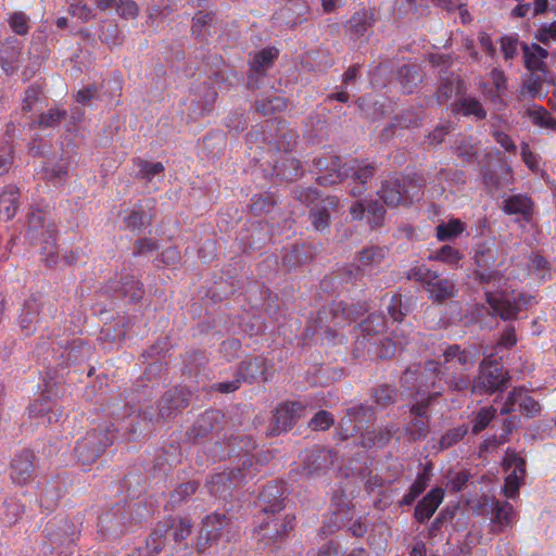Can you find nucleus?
Here are the masks:
<instances>
[{
  "mask_svg": "<svg viewBox=\"0 0 556 556\" xmlns=\"http://www.w3.org/2000/svg\"><path fill=\"white\" fill-rule=\"evenodd\" d=\"M191 529L192 525L187 518H166L160 521L147 541L148 552L159 554L166 551L172 554L176 545L190 535Z\"/></svg>",
  "mask_w": 556,
  "mask_h": 556,
  "instance_id": "obj_1",
  "label": "nucleus"
},
{
  "mask_svg": "<svg viewBox=\"0 0 556 556\" xmlns=\"http://www.w3.org/2000/svg\"><path fill=\"white\" fill-rule=\"evenodd\" d=\"M479 355V350L473 346L462 350L459 345H451L444 351L443 356L446 369L455 372L448 379V383L453 389L460 391L469 387L470 380L464 372L473 367Z\"/></svg>",
  "mask_w": 556,
  "mask_h": 556,
  "instance_id": "obj_2",
  "label": "nucleus"
},
{
  "mask_svg": "<svg viewBox=\"0 0 556 556\" xmlns=\"http://www.w3.org/2000/svg\"><path fill=\"white\" fill-rule=\"evenodd\" d=\"M508 381V372L497 361L484 358L479 366V375L469 386L472 393H494L504 390Z\"/></svg>",
  "mask_w": 556,
  "mask_h": 556,
  "instance_id": "obj_3",
  "label": "nucleus"
},
{
  "mask_svg": "<svg viewBox=\"0 0 556 556\" xmlns=\"http://www.w3.org/2000/svg\"><path fill=\"white\" fill-rule=\"evenodd\" d=\"M113 435L109 428L93 429L77 443L75 448L78 460L84 464H91L112 444Z\"/></svg>",
  "mask_w": 556,
  "mask_h": 556,
  "instance_id": "obj_4",
  "label": "nucleus"
},
{
  "mask_svg": "<svg viewBox=\"0 0 556 556\" xmlns=\"http://www.w3.org/2000/svg\"><path fill=\"white\" fill-rule=\"evenodd\" d=\"M55 309L48 305L41 295H31L27 299L18 316V326L25 336L36 331V326L48 317H53Z\"/></svg>",
  "mask_w": 556,
  "mask_h": 556,
  "instance_id": "obj_5",
  "label": "nucleus"
},
{
  "mask_svg": "<svg viewBox=\"0 0 556 556\" xmlns=\"http://www.w3.org/2000/svg\"><path fill=\"white\" fill-rule=\"evenodd\" d=\"M486 302L490 305L493 314L498 315L504 320L514 319L518 313L530 305L533 298L530 295L519 294L517 299L511 302L503 294H497L491 290H485Z\"/></svg>",
  "mask_w": 556,
  "mask_h": 556,
  "instance_id": "obj_6",
  "label": "nucleus"
},
{
  "mask_svg": "<svg viewBox=\"0 0 556 556\" xmlns=\"http://www.w3.org/2000/svg\"><path fill=\"white\" fill-rule=\"evenodd\" d=\"M375 173V167L371 164H364L357 160H351L344 162L342 167L339 168L336 178H329L327 176H319L317 178L319 185L329 186L337 184L345 178H354L361 185H365L367 180L371 179Z\"/></svg>",
  "mask_w": 556,
  "mask_h": 556,
  "instance_id": "obj_7",
  "label": "nucleus"
},
{
  "mask_svg": "<svg viewBox=\"0 0 556 556\" xmlns=\"http://www.w3.org/2000/svg\"><path fill=\"white\" fill-rule=\"evenodd\" d=\"M434 395H435V393L430 395L427 401L416 403L415 405H413L410 407L412 419L405 427V431L408 434L410 440L417 441L420 439H425L428 435V433H429L428 406L430 404V400Z\"/></svg>",
  "mask_w": 556,
  "mask_h": 556,
  "instance_id": "obj_8",
  "label": "nucleus"
},
{
  "mask_svg": "<svg viewBox=\"0 0 556 556\" xmlns=\"http://www.w3.org/2000/svg\"><path fill=\"white\" fill-rule=\"evenodd\" d=\"M305 406L301 402H288L276 409L274 416V428L270 430L273 434L288 431L303 415Z\"/></svg>",
  "mask_w": 556,
  "mask_h": 556,
  "instance_id": "obj_9",
  "label": "nucleus"
},
{
  "mask_svg": "<svg viewBox=\"0 0 556 556\" xmlns=\"http://www.w3.org/2000/svg\"><path fill=\"white\" fill-rule=\"evenodd\" d=\"M229 525L224 515L213 514L207 516L202 523L200 530L198 548L204 551L207 544L212 541L219 540L224 536L225 528Z\"/></svg>",
  "mask_w": 556,
  "mask_h": 556,
  "instance_id": "obj_10",
  "label": "nucleus"
},
{
  "mask_svg": "<svg viewBox=\"0 0 556 556\" xmlns=\"http://www.w3.org/2000/svg\"><path fill=\"white\" fill-rule=\"evenodd\" d=\"M35 471V456L30 451L17 454L11 463V479L14 483L23 485L27 483Z\"/></svg>",
  "mask_w": 556,
  "mask_h": 556,
  "instance_id": "obj_11",
  "label": "nucleus"
},
{
  "mask_svg": "<svg viewBox=\"0 0 556 556\" xmlns=\"http://www.w3.org/2000/svg\"><path fill=\"white\" fill-rule=\"evenodd\" d=\"M378 195L390 207L401 204L406 205L410 202L405 187L397 178H389L382 181Z\"/></svg>",
  "mask_w": 556,
  "mask_h": 556,
  "instance_id": "obj_12",
  "label": "nucleus"
},
{
  "mask_svg": "<svg viewBox=\"0 0 556 556\" xmlns=\"http://www.w3.org/2000/svg\"><path fill=\"white\" fill-rule=\"evenodd\" d=\"M333 464L332 451L314 448L306 452L303 458V470L307 476L318 475Z\"/></svg>",
  "mask_w": 556,
  "mask_h": 556,
  "instance_id": "obj_13",
  "label": "nucleus"
},
{
  "mask_svg": "<svg viewBox=\"0 0 556 556\" xmlns=\"http://www.w3.org/2000/svg\"><path fill=\"white\" fill-rule=\"evenodd\" d=\"M483 506H490L492 513L491 521L494 523L498 531L505 527L513 526L516 514L510 503L484 497Z\"/></svg>",
  "mask_w": 556,
  "mask_h": 556,
  "instance_id": "obj_14",
  "label": "nucleus"
},
{
  "mask_svg": "<svg viewBox=\"0 0 556 556\" xmlns=\"http://www.w3.org/2000/svg\"><path fill=\"white\" fill-rule=\"evenodd\" d=\"M438 370V365L434 362H428L425 365V370L420 377H418L416 370L407 369L401 377L402 386L407 390L416 389V392L420 393L424 391V389H428L429 387V383L425 380V378H427V380L432 379L434 376H437Z\"/></svg>",
  "mask_w": 556,
  "mask_h": 556,
  "instance_id": "obj_15",
  "label": "nucleus"
},
{
  "mask_svg": "<svg viewBox=\"0 0 556 556\" xmlns=\"http://www.w3.org/2000/svg\"><path fill=\"white\" fill-rule=\"evenodd\" d=\"M28 236L36 240L39 238H52L55 233V225L47 220V214L41 210H34L28 214Z\"/></svg>",
  "mask_w": 556,
  "mask_h": 556,
  "instance_id": "obj_16",
  "label": "nucleus"
},
{
  "mask_svg": "<svg viewBox=\"0 0 556 556\" xmlns=\"http://www.w3.org/2000/svg\"><path fill=\"white\" fill-rule=\"evenodd\" d=\"M375 22V11L371 9H363L352 15L346 24V28L352 36L361 38L369 35Z\"/></svg>",
  "mask_w": 556,
  "mask_h": 556,
  "instance_id": "obj_17",
  "label": "nucleus"
},
{
  "mask_svg": "<svg viewBox=\"0 0 556 556\" xmlns=\"http://www.w3.org/2000/svg\"><path fill=\"white\" fill-rule=\"evenodd\" d=\"M443 496L444 492L442 489L435 488L431 490L416 506L415 518L419 522L430 519L443 501Z\"/></svg>",
  "mask_w": 556,
  "mask_h": 556,
  "instance_id": "obj_18",
  "label": "nucleus"
},
{
  "mask_svg": "<svg viewBox=\"0 0 556 556\" xmlns=\"http://www.w3.org/2000/svg\"><path fill=\"white\" fill-rule=\"evenodd\" d=\"M267 363L263 357L255 356L245 359L239 367V375L244 381H255L257 379L267 380Z\"/></svg>",
  "mask_w": 556,
  "mask_h": 556,
  "instance_id": "obj_19",
  "label": "nucleus"
},
{
  "mask_svg": "<svg viewBox=\"0 0 556 556\" xmlns=\"http://www.w3.org/2000/svg\"><path fill=\"white\" fill-rule=\"evenodd\" d=\"M407 330L404 327H396L392 331V337L386 338L381 342L379 356L389 358L395 355L397 350H402L407 344Z\"/></svg>",
  "mask_w": 556,
  "mask_h": 556,
  "instance_id": "obj_20",
  "label": "nucleus"
},
{
  "mask_svg": "<svg viewBox=\"0 0 556 556\" xmlns=\"http://www.w3.org/2000/svg\"><path fill=\"white\" fill-rule=\"evenodd\" d=\"M30 418L42 419V424H53L59 421L61 413L53 410L52 404L47 399H39L28 407Z\"/></svg>",
  "mask_w": 556,
  "mask_h": 556,
  "instance_id": "obj_21",
  "label": "nucleus"
},
{
  "mask_svg": "<svg viewBox=\"0 0 556 556\" xmlns=\"http://www.w3.org/2000/svg\"><path fill=\"white\" fill-rule=\"evenodd\" d=\"M20 190L13 185L7 186L0 193V215L5 220L11 219L17 211Z\"/></svg>",
  "mask_w": 556,
  "mask_h": 556,
  "instance_id": "obj_22",
  "label": "nucleus"
},
{
  "mask_svg": "<svg viewBox=\"0 0 556 556\" xmlns=\"http://www.w3.org/2000/svg\"><path fill=\"white\" fill-rule=\"evenodd\" d=\"M167 404H172L173 409H180L187 405V400L182 390L173 389L167 391L160 401L159 416L162 419H167L172 416V409L167 407Z\"/></svg>",
  "mask_w": 556,
  "mask_h": 556,
  "instance_id": "obj_23",
  "label": "nucleus"
},
{
  "mask_svg": "<svg viewBox=\"0 0 556 556\" xmlns=\"http://www.w3.org/2000/svg\"><path fill=\"white\" fill-rule=\"evenodd\" d=\"M427 291L430 298L437 302H443L453 298L456 292L454 282L450 279L440 278L438 274H435V279L431 280V283L428 285Z\"/></svg>",
  "mask_w": 556,
  "mask_h": 556,
  "instance_id": "obj_24",
  "label": "nucleus"
},
{
  "mask_svg": "<svg viewBox=\"0 0 556 556\" xmlns=\"http://www.w3.org/2000/svg\"><path fill=\"white\" fill-rule=\"evenodd\" d=\"M323 202L325 204L321 207L316 206L311 212L312 224L318 231H324L329 228L330 216L327 208L336 207L339 201L336 197H327Z\"/></svg>",
  "mask_w": 556,
  "mask_h": 556,
  "instance_id": "obj_25",
  "label": "nucleus"
},
{
  "mask_svg": "<svg viewBox=\"0 0 556 556\" xmlns=\"http://www.w3.org/2000/svg\"><path fill=\"white\" fill-rule=\"evenodd\" d=\"M281 489L276 484H267L264 486L260 497L264 503L263 510L265 513H277L283 508L281 498Z\"/></svg>",
  "mask_w": 556,
  "mask_h": 556,
  "instance_id": "obj_26",
  "label": "nucleus"
},
{
  "mask_svg": "<svg viewBox=\"0 0 556 556\" xmlns=\"http://www.w3.org/2000/svg\"><path fill=\"white\" fill-rule=\"evenodd\" d=\"M222 417L220 412L218 410H207L205 412L194 424L192 429L190 430V435L193 438L204 437L206 433L211 432L215 428V422H217Z\"/></svg>",
  "mask_w": 556,
  "mask_h": 556,
  "instance_id": "obj_27",
  "label": "nucleus"
},
{
  "mask_svg": "<svg viewBox=\"0 0 556 556\" xmlns=\"http://www.w3.org/2000/svg\"><path fill=\"white\" fill-rule=\"evenodd\" d=\"M278 51L274 48L264 49L254 54L252 61L250 62L251 71L254 74H263L267 68H269L274 60L277 58Z\"/></svg>",
  "mask_w": 556,
  "mask_h": 556,
  "instance_id": "obj_28",
  "label": "nucleus"
},
{
  "mask_svg": "<svg viewBox=\"0 0 556 556\" xmlns=\"http://www.w3.org/2000/svg\"><path fill=\"white\" fill-rule=\"evenodd\" d=\"M504 211L507 214H520L528 218L532 213V202L523 195H514L504 203Z\"/></svg>",
  "mask_w": 556,
  "mask_h": 556,
  "instance_id": "obj_29",
  "label": "nucleus"
},
{
  "mask_svg": "<svg viewBox=\"0 0 556 556\" xmlns=\"http://www.w3.org/2000/svg\"><path fill=\"white\" fill-rule=\"evenodd\" d=\"M453 112L463 113L466 116L473 115L477 118L483 119L486 116L485 110L476 98H463L454 105Z\"/></svg>",
  "mask_w": 556,
  "mask_h": 556,
  "instance_id": "obj_30",
  "label": "nucleus"
},
{
  "mask_svg": "<svg viewBox=\"0 0 556 556\" xmlns=\"http://www.w3.org/2000/svg\"><path fill=\"white\" fill-rule=\"evenodd\" d=\"M466 229L465 224L456 218L450 219L437 226V238L440 241L452 240L458 237Z\"/></svg>",
  "mask_w": 556,
  "mask_h": 556,
  "instance_id": "obj_31",
  "label": "nucleus"
},
{
  "mask_svg": "<svg viewBox=\"0 0 556 556\" xmlns=\"http://www.w3.org/2000/svg\"><path fill=\"white\" fill-rule=\"evenodd\" d=\"M152 214L143 210L142 205H136L129 215L125 218L128 228L141 229L150 225Z\"/></svg>",
  "mask_w": 556,
  "mask_h": 556,
  "instance_id": "obj_32",
  "label": "nucleus"
},
{
  "mask_svg": "<svg viewBox=\"0 0 556 556\" xmlns=\"http://www.w3.org/2000/svg\"><path fill=\"white\" fill-rule=\"evenodd\" d=\"M292 521L293 518L285 520L281 523H279L277 520H273L271 522H267L265 526L261 527L258 534L264 538L269 536L270 539L283 536L290 529H292Z\"/></svg>",
  "mask_w": 556,
  "mask_h": 556,
  "instance_id": "obj_33",
  "label": "nucleus"
},
{
  "mask_svg": "<svg viewBox=\"0 0 556 556\" xmlns=\"http://www.w3.org/2000/svg\"><path fill=\"white\" fill-rule=\"evenodd\" d=\"M66 111L59 108L41 113L36 122L40 128H55L66 117Z\"/></svg>",
  "mask_w": 556,
  "mask_h": 556,
  "instance_id": "obj_34",
  "label": "nucleus"
},
{
  "mask_svg": "<svg viewBox=\"0 0 556 556\" xmlns=\"http://www.w3.org/2000/svg\"><path fill=\"white\" fill-rule=\"evenodd\" d=\"M388 251L381 247L365 248L359 252V262L363 266H375L380 264Z\"/></svg>",
  "mask_w": 556,
  "mask_h": 556,
  "instance_id": "obj_35",
  "label": "nucleus"
},
{
  "mask_svg": "<svg viewBox=\"0 0 556 556\" xmlns=\"http://www.w3.org/2000/svg\"><path fill=\"white\" fill-rule=\"evenodd\" d=\"M517 404L521 413L529 417H533L541 410V405L532 396L522 390H517Z\"/></svg>",
  "mask_w": 556,
  "mask_h": 556,
  "instance_id": "obj_36",
  "label": "nucleus"
},
{
  "mask_svg": "<svg viewBox=\"0 0 556 556\" xmlns=\"http://www.w3.org/2000/svg\"><path fill=\"white\" fill-rule=\"evenodd\" d=\"M475 260L479 268H491L496 262V250L486 244H481L476 251Z\"/></svg>",
  "mask_w": 556,
  "mask_h": 556,
  "instance_id": "obj_37",
  "label": "nucleus"
},
{
  "mask_svg": "<svg viewBox=\"0 0 556 556\" xmlns=\"http://www.w3.org/2000/svg\"><path fill=\"white\" fill-rule=\"evenodd\" d=\"M386 326L384 317L380 314H371L359 324L361 331L366 336L380 333Z\"/></svg>",
  "mask_w": 556,
  "mask_h": 556,
  "instance_id": "obj_38",
  "label": "nucleus"
},
{
  "mask_svg": "<svg viewBox=\"0 0 556 556\" xmlns=\"http://www.w3.org/2000/svg\"><path fill=\"white\" fill-rule=\"evenodd\" d=\"M287 108L286 99L282 97H273L266 100H260L256 102V111L263 115L274 114L280 112Z\"/></svg>",
  "mask_w": 556,
  "mask_h": 556,
  "instance_id": "obj_39",
  "label": "nucleus"
},
{
  "mask_svg": "<svg viewBox=\"0 0 556 556\" xmlns=\"http://www.w3.org/2000/svg\"><path fill=\"white\" fill-rule=\"evenodd\" d=\"M462 89L460 80L455 77L443 81L437 92L438 101L445 102L450 100L454 94H458Z\"/></svg>",
  "mask_w": 556,
  "mask_h": 556,
  "instance_id": "obj_40",
  "label": "nucleus"
},
{
  "mask_svg": "<svg viewBox=\"0 0 556 556\" xmlns=\"http://www.w3.org/2000/svg\"><path fill=\"white\" fill-rule=\"evenodd\" d=\"M496 409L492 406L481 408L472 420V433L478 434L484 430L494 418Z\"/></svg>",
  "mask_w": 556,
  "mask_h": 556,
  "instance_id": "obj_41",
  "label": "nucleus"
},
{
  "mask_svg": "<svg viewBox=\"0 0 556 556\" xmlns=\"http://www.w3.org/2000/svg\"><path fill=\"white\" fill-rule=\"evenodd\" d=\"M135 164L138 168L139 175L147 180H151L154 176L164 172V166L161 162L152 163L146 160L137 159Z\"/></svg>",
  "mask_w": 556,
  "mask_h": 556,
  "instance_id": "obj_42",
  "label": "nucleus"
},
{
  "mask_svg": "<svg viewBox=\"0 0 556 556\" xmlns=\"http://www.w3.org/2000/svg\"><path fill=\"white\" fill-rule=\"evenodd\" d=\"M371 414V408L369 407H365L362 405L353 407L348 410V414L342 419V422H356L354 428L358 430L361 426L368 420V417H370Z\"/></svg>",
  "mask_w": 556,
  "mask_h": 556,
  "instance_id": "obj_43",
  "label": "nucleus"
},
{
  "mask_svg": "<svg viewBox=\"0 0 556 556\" xmlns=\"http://www.w3.org/2000/svg\"><path fill=\"white\" fill-rule=\"evenodd\" d=\"M308 10L306 0H288V3L282 9L283 16H287L289 12L294 14V17L290 21L292 25L301 23V17L306 14Z\"/></svg>",
  "mask_w": 556,
  "mask_h": 556,
  "instance_id": "obj_44",
  "label": "nucleus"
},
{
  "mask_svg": "<svg viewBox=\"0 0 556 556\" xmlns=\"http://www.w3.org/2000/svg\"><path fill=\"white\" fill-rule=\"evenodd\" d=\"M395 432L393 426L380 430L377 434L367 432L364 437V444L368 446H383L387 444Z\"/></svg>",
  "mask_w": 556,
  "mask_h": 556,
  "instance_id": "obj_45",
  "label": "nucleus"
},
{
  "mask_svg": "<svg viewBox=\"0 0 556 556\" xmlns=\"http://www.w3.org/2000/svg\"><path fill=\"white\" fill-rule=\"evenodd\" d=\"M366 212L371 227H380L383 224L386 210L378 201H369Z\"/></svg>",
  "mask_w": 556,
  "mask_h": 556,
  "instance_id": "obj_46",
  "label": "nucleus"
},
{
  "mask_svg": "<svg viewBox=\"0 0 556 556\" xmlns=\"http://www.w3.org/2000/svg\"><path fill=\"white\" fill-rule=\"evenodd\" d=\"M435 271H432L425 265L416 266L407 271V278L424 283L428 287L431 280L435 279Z\"/></svg>",
  "mask_w": 556,
  "mask_h": 556,
  "instance_id": "obj_47",
  "label": "nucleus"
},
{
  "mask_svg": "<svg viewBox=\"0 0 556 556\" xmlns=\"http://www.w3.org/2000/svg\"><path fill=\"white\" fill-rule=\"evenodd\" d=\"M467 431V427L465 426H460L446 431L440 439V447L444 450L453 446L465 437Z\"/></svg>",
  "mask_w": 556,
  "mask_h": 556,
  "instance_id": "obj_48",
  "label": "nucleus"
},
{
  "mask_svg": "<svg viewBox=\"0 0 556 556\" xmlns=\"http://www.w3.org/2000/svg\"><path fill=\"white\" fill-rule=\"evenodd\" d=\"M316 167L318 169H324L329 178H336V175L339 172V168L342 167L341 159L339 156H330L328 159H318L315 161Z\"/></svg>",
  "mask_w": 556,
  "mask_h": 556,
  "instance_id": "obj_49",
  "label": "nucleus"
},
{
  "mask_svg": "<svg viewBox=\"0 0 556 556\" xmlns=\"http://www.w3.org/2000/svg\"><path fill=\"white\" fill-rule=\"evenodd\" d=\"M41 254L48 266H55L58 264L59 255L56 252L54 235H52V238L47 237L43 239Z\"/></svg>",
  "mask_w": 556,
  "mask_h": 556,
  "instance_id": "obj_50",
  "label": "nucleus"
},
{
  "mask_svg": "<svg viewBox=\"0 0 556 556\" xmlns=\"http://www.w3.org/2000/svg\"><path fill=\"white\" fill-rule=\"evenodd\" d=\"M530 274L539 279H545L549 275L548 262L541 255L531 256Z\"/></svg>",
  "mask_w": 556,
  "mask_h": 556,
  "instance_id": "obj_51",
  "label": "nucleus"
},
{
  "mask_svg": "<svg viewBox=\"0 0 556 556\" xmlns=\"http://www.w3.org/2000/svg\"><path fill=\"white\" fill-rule=\"evenodd\" d=\"M430 258L453 265L458 263L462 258V255L458 250L454 249L451 245H443L434 256H430Z\"/></svg>",
  "mask_w": 556,
  "mask_h": 556,
  "instance_id": "obj_52",
  "label": "nucleus"
},
{
  "mask_svg": "<svg viewBox=\"0 0 556 556\" xmlns=\"http://www.w3.org/2000/svg\"><path fill=\"white\" fill-rule=\"evenodd\" d=\"M68 12L72 16L77 17L81 22L92 18V10L81 0H73L70 4Z\"/></svg>",
  "mask_w": 556,
  "mask_h": 556,
  "instance_id": "obj_53",
  "label": "nucleus"
},
{
  "mask_svg": "<svg viewBox=\"0 0 556 556\" xmlns=\"http://www.w3.org/2000/svg\"><path fill=\"white\" fill-rule=\"evenodd\" d=\"M333 424V418L330 413L320 410L311 419L309 426L313 430H327Z\"/></svg>",
  "mask_w": 556,
  "mask_h": 556,
  "instance_id": "obj_54",
  "label": "nucleus"
},
{
  "mask_svg": "<svg viewBox=\"0 0 556 556\" xmlns=\"http://www.w3.org/2000/svg\"><path fill=\"white\" fill-rule=\"evenodd\" d=\"M9 23L11 28L17 35L28 33V17L23 12H14L10 15Z\"/></svg>",
  "mask_w": 556,
  "mask_h": 556,
  "instance_id": "obj_55",
  "label": "nucleus"
},
{
  "mask_svg": "<svg viewBox=\"0 0 556 556\" xmlns=\"http://www.w3.org/2000/svg\"><path fill=\"white\" fill-rule=\"evenodd\" d=\"M198 485L195 482H186L180 484L170 495V501L173 504H179L185 498L193 494L197 490Z\"/></svg>",
  "mask_w": 556,
  "mask_h": 556,
  "instance_id": "obj_56",
  "label": "nucleus"
},
{
  "mask_svg": "<svg viewBox=\"0 0 556 556\" xmlns=\"http://www.w3.org/2000/svg\"><path fill=\"white\" fill-rule=\"evenodd\" d=\"M45 177L50 180H62L67 173V165L65 162L56 164L48 163L45 168Z\"/></svg>",
  "mask_w": 556,
  "mask_h": 556,
  "instance_id": "obj_57",
  "label": "nucleus"
},
{
  "mask_svg": "<svg viewBox=\"0 0 556 556\" xmlns=\"http://www.w3.org/2000/svg\"><path fill=\"white\" fill-rule=\"evenodd\" d=\"M522 478L516 472H509L505 479L504 484V494L508 498H515L518 495L519 488L521 484Z\"/></svg>",
  "mask_w": 556,
  "mask_h": 556,
  "instance_id": "obj_58",
  "label": "nucleus"
},
{
  "mask_svg": "<svg viewBox=\"0 0 556 556\" xmlns=\"http://www.w3.org/2000/svg\"><path fill=\"white\" fill-rule=\"evenodd\" d=\"M525 55V65L531 72H544L545 63L540 61L536 55L531 51L530 47L525 45L522 47Z\"/></svg>",
  "mask_w": 556,
  "mask_h": 556,
  "instance_id": "obj_59",
  "label": "nucleus"
},
{
  "mask_svg": "<svg viewBox=\"0 0 556 556\" xmlns=\"http://www.w3.org/2000/svg\"><path fill=\"white\" fill-rule=\"evenodd\" d=\"M116 11L126 18H135L139 13L138 5L132 0H119L116 4Z\"/></svg>",
  "mask_w": 556,
  "mask_h": 556,
  "instance_id": "obj_60",
  "label": "nucleus"
},
{
  "mask_svg": "<svg viewBox=\"0 0 556 556\" xmlns=\"http://www.w3.org/2000/svg\"><path fill=\"white\" fill-rule=\"evenodd\" d=\"M395 390L390 386H381L375 391V399L379 405L386 406L395 400Z\"/></svg>",
  "mask_w": 556,
  "mask_h": 556,
  "instance_id": "obj_61",
  "label": "nucleus"
},
{
  "mask_svg": "<svg viewBox=\"0 0 556 556\" xmlns=\"http://www.w3.org/2000/svg\"><path fill=\"white\" fill-rule=\"evenodd\" d=\"M122 290L125 295L129 296L132 301H137L142 296L141 286L132 278L126 277L123 282Z\"/></svg>",
  "mask_w": 556,
  "mask_h": 556,
  "instance_id": "obj_62",
  "label": "nucleus"
},
{
  "mask_svg": "<svg viewBox=\"0 0 556 556\" xmlns=\"http://www.w3.org/2000/svg\"><path fill=\"white\" fill-rule=\"evenodd\" d=\"M535 39L544 45H547L551 40H556V21L542 25L535 34Z\"/></svg>",
  "mask_w": 556,
  "mask_h": 556,
  "instance_id": "obj_63",
  "label": "nucleus"
},
{
  "mask_svg": "<svg viewBox=\"0 0 556 556\" xmlns=\"http://www.w3.org/2000/svg\"><path fill=\"white\" fill-rule=\"evenodd\" d=\"M294 197L306 205H313L320 199V194L311 188H301L294 191Z\"/></svg>",
  "mask_w": 556,
  "mask_h": 556,
  "instance_id": "obj_64",
  "label": "nucleus"
}]
</instances>
